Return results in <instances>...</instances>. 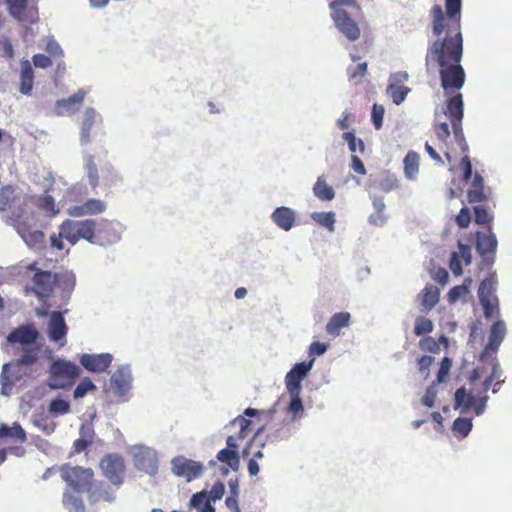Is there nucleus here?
Returning <instances> with one entry per match:
<instances>
[{
  "label": "nucleus",
  "mask_w": 512,
  "mask_h": 512,
  "mask_svg": "<svg viewBox=\"0 0 512 512\" xmlns=\"http://www.w3.org/2000/svg\"><path fill=\"white\" fill-rule=\"evenodd\" d=\"M440 67V81L445 93L460 90L465 83V71L460 62H453Z\"/></svg>",
  "instance_id": "9b49d317"
},
{
  "label": "nucleus",
  "mask_w": 512,
  "mask_h": 512,
  "mask_svg": "<svg viewBox=\"0 0 512 512\" xmlns=\"http://www.w3.org/2000/svg\"><path fill=\"white\" fill-rule=\"evenodd\" d=\"M314 361L315 358H311L309 361H303L293 366V368L285 376V385L287 391H293L295 393L301 392V382L312 369Z\"/></svg>",
  "instance_id": "ddd939ff"
},
{
  "label": "nucleus",
  "mask_w": 512,
  "mask_h": 512,
  "mask_svg": "<svg viewBox=\"0 0 512 512\" xmlns=\"http://www.w3.org/2000/svg\"><path fill=\"white\" fill-rule=\"evenodd\" d=\"M328 347L329 345L327 343L314 341L309 346L308 354L311 358H314L315 356H321L327 351Z\"/></svg>",
  "instance_id": "0e129e2a"
},
{
  "label": "nucleus",
  "mask_w": 512,
  "mask_h": 512,
  "mask_svg": "<svg viewBox=\"0 0 512 512\" xmlns=\"http://www.w3.org/2000/svg\"><path fill=\"white\" fill-rule=\"evenodd\" d=\"M85 97V92L79 90L77 93L73 94L67 99L59 100L56 103V108L59 111H69L73 106L80 105Z\"/></svg>",
  "instance_id": "a18cd8bd"
},
{
  "label": "nucleus",
  "mask_w": 512,
  "mask_h": 512,
  "mask_svg": "<svg viewBox=\"0 0 512 512\" xmlns=\"http://www.w3.org/2000/svg\"><path fill=\"white\" fill-rule=\"evenodd\" d=\"M85 97V92L79 90L77 93L73 94L67 99L59 100L56 103V108L59 111H69L73 106L80 105Z\"/></svg>",
  "instance_id": "49530a36"
},
{
  "label": "nucleus",
  "mask_w": 512,
  "mask_h": 512,
  "mask_svg": "<svg viewBox=\"0 0 512 512\" xmlns=\"http://www.w3.org/2000/svg\"><path fill=\"white\" fill-rule=\"evenodd\" d=\"M103 183L105 186H112L118 181V174L112 166H106L102 169Z\"/></svg>",
  "instance_id": "052dcab7"
},
{
  "label": "nucleus",
  "mask_w": 512,
  "mask_h": 512,
  "mask_svg": "<svg viewBox=\"0 0 512 512\" xmlns=\"http://www.w3.org/2000/svg\"><path fill=\"white\" fill-rule=\"evenodd\" d=\"M506 335V325L504 321H496L490 328L488 343L485 345L480 355V360L485 361L490 353L495 354L498 351L504 337Z\"/></svg>",
  "instance_id": "a211bd4d"
},
{
  "label": "nucleus",
  "mask_w": 512,
  "mask_h": 512,
  "mask_svg": "<svg viewBox=\"0 0 512 512\" xmlns=\"http://www.w3.org/2000/svg\"><path fill=\"white\" fill-rule=\"evenodd\" d=\"M9 14L19 22L34 24L38 21L36 7L28 8V0H5Z\"/></svg>",
  "instance_id": "4468645a"
},
{
  "label": "nucleus",
  "mask_w": 512,
  "mask_h": 512,
  "mask_svg": "<svg viewBox=\"0 0 512 512\" xmlns=\"http://www.w3.org/2000/svg\"><path fill=\"white\" fill-rule=\"evenodd\" d=\"M467 153L468 151L464 153V156L460 161V167L463 171L462 180L465 182H467L472 177V164Z\"/></svg>",
  "instance_id": "e2e57ef3"
},
{
  "label": "nucleus",
  "mask_w": 512,
  "mask_h": 512,
  "mask_svg": "<svg viewBox=\"0 0 512 512\" xmlns=\"http://www.w3.org/2000/svg\"><path fill=\"white\" fill-rule=\"evenodd\" d=\"M85 169L87 172L89 184L93 189H95L99 185V175L93 155H88L85 158Z\"/></svg>",
  "instance_id": "37998d69"
},
{
  "label": "nucleus",
  "mask_w": 512,
  "mask_h": 512,
  "mask_svg": "<svg viewBox=\"0 0 512 512\" xmlns=\"http://www.w3.org/2000/svg\"><path fill=\"white\" fill-rule=\"evenodd\" d=\"M216 458L219 462L226 464L232 470H237L240 463L239 453L237 448H227L221 449Z\"/></svg>",
  "instance_id": "e433bc0d"
},
{
  "label": "nucleus",
  "mask_w": 512,
  "mask_h": 512,
  "mask_svg": "<svg viewBox=\"0 0 512 512\" xmlns=\"http://www.w3.org/2000/svg\"><path fill=\"white\" fill-rule=\"evenodd\" d=\"M420 348L424 351L437 353L440 350L439 344L432 337H424L419 342Z\"/></svg>",
  "instance_id": "338daca9"
},
{
  "label": "nucleus",
  "mask_w": 512,
  "mask_h": 512,
  "mask_svg": "<svg viewBox=\"0 0 512 512\" xmlns=\"http://www.w3.org/2000/svg\"><path fill=\"white\" fill-rule=\"evenodd\" d=\"M407 80L408 74L406 72H398L391 76V82L387 86V94L396 105L401 104L410 92V88L403 85Z\"/></svg>",
  "instance_id": "6ab92c4d"
},
{
  "label": "nucleus",
  "mask_w": 512,
  "mask_h": 512,
  "mask_svg": "<svg viewBox=\"0 0 512 512\" xmlns=\"http://www.w3.org/2000/svg\"><path fill=\"white\" fill-rule=\"evenodd\" d=\"M39 337V332L33 325H22L9 333L7 340L9 343H19L28 345L34 343Z\"/></svg>",
  "instance_id": "b1692460"
},
{
  "label": "nucleus",
  "mask_w": 512,
  "mask_h": 512,
  "mask_svg": "<svg viewBox=\"0 0 512 512\" xmlns=\"http://www.w3.org/2000/svg\"><path fill=\"white\" fill-rule=\"evenodd\" d=\"M119 239L120 235L111 221L101 220L99 223L96 222L95 245H110L117 242Z\"/></svg>",
  "instance_id": "4be33fe9"
},
{
  "label": "nucleus",
  "mask_w": 512,
  "mask_h": 512,
  "mask_svg": "<svg viewBox=\"0 0 512 512\" xmlns=\"http://www.w3.org/2000/svg\"><path fill=\"white\" fill-rule=\"evenodd\" d=\"M15 200V188L11 185L3 186L0 189V210H8Z\"/></svg>",
  "instance_id": "de8ad7c7"
},
{
  "label": "nucleus",
  "mask_w": 512,
  "mask_h": 512,
  "mask_svg": "<svg viewBox=\"0 0 512 512\" xmlns=\"http://www.w3.org/2000/svg\"><path fill=\"white\" fill-rule=\"evenodd\" d=\"M88 498L91 503H97L100 501L112 502L115 500L114 491L111 486L104 482L94 483L88 487Z\"/></svg>",
  "instance_id": "393cba45"
},
{
  "label": "nucleus",
  "mask_w": 512,
  "mask_h": 512,
  "mask_svg": "<svg viewBox=\"0 0 512 512\" xmlns=\"http://www.w3.org/2000/svg\"><path fill=\"white\" fill-rule=\"evenodd\" d=\"M443 113L451 122L455 142L457 143L461 152L466 153L469 150V147L462 128V121L464 117V102L461 93H457L446 100Z\"/></svg>",
  "instance_id": "7ed1b4c3"
},
{
  "label": "nucleus",
  "mask_w": 512,
  "mask_h": 512,
  "mask_svg": "<svg viewBox=\"0 0 512 512\" xmlns=\"http://www.w3.org/2000/svg\"><path fill=\"white\" fill-rule=\"evenodd\" d=\"M34 83V72L31 63L28 60L21 62L20 70V92L29 95L32 91Z\"/></svg>",
  "instance_id": "72a5a7b5"
},
{
  "label": "nucleus",
  "mask_w": 512,
  "mask_h": 512,
  "mask_svg": "<svg viewBox=\"0 0 512 512\" xmlns=\"http://www.w3.org/2000/svg\"><path fill=\"white\" fill-rule=\"evenodd\" d=\"M68 327L63 312L53 311L48 322V337L50 341L58 343L63 347L67 342Z\"/></svg>",
  "instance_id": "2eb2a0df"
},
{
  "label": "nucleus",
  "mask_w": 512,
  "mask_h": 512,
  "mask_svg": "<svg viewBox=\"0 0 512 512\" xmlns=\"http://www.w3.org/2000/svg\"><path fill=\"white\" fill-rule=\"evenodd\" d=\"M475 222L479 225L490 224L493 216L488 212L484 206L474 207Z\"/></svg>",
  "instance_id": "5fc2aeb1"
},
{
  "label": "nucleus",
  "mask_w": 512,
  "mask_h": 512,
  "mask_svg": "<svg viewBox=\"0 0 512 512\" xmlns=\"http://www.w3.org/2000/svg\"><path fill=\"white\" fill-rule=\"evenodd\" d=\"M69 408V403L63 399H54L49 405V411L55 414H65L69 411Z\"/></svg>",
  "instance_id": "bf43d9fd"
},
{
  "label": "nucleus",
  "mask_w": 512,
  "mask_h": 512,
  "mask_svg": "<svg viewBox=\"0 0 512 512\" xmlns=\"http://www.w3.org/2000/svg\"><path fill=\"white\" fill-rule=\"evenodd\" d=\"M96 389L94 383L88 377H85L80 381V383L76 386L73 396L75 399L84 397L89 391H93Z\"/></svg>",
  "instance_id": "864d4df0"
},
{
  "label": "nucleus",
  "mask_w": 512,
  "mask_h": 512,
  "mask_svg": "<svg viewBox=\"0 0 512 512\" xmlns=\"http://www.w3.org/2000/svg\"><path fill=\"white\" fill-rule=\"evenodd\" d=\"M497 282V276L493 273L483 279L478 288L479 301L487 319L492 318L494 314L498 313L499 301L494 295Z\"/></svg>",
  "instance_id": "0eeeda50"
},
{
  "label": "nucleus",
  "mask_w": 512,
  "mask_h": 512,
  "mask_svg": "<svg viewBox=\"0 0 512 512\" xmlns=\"http://www.w3.org/2000/svg\"><path fill=\"white\" fill-rule=\"evenodd\" d=\"M290 397H291V401L288 405V412H290L291 414H293L294 418L297 417L298 415L302 414L303 411H304V408H303V404H302V400L300 398V393L301 392H293V391H288Z\"/></svg>",
  "instance_id": "603ef678"
},
{
  "label": "nucleus",
  "mask_w": 512,
  "mask_h": 512,
  "mask_svg": "<svg viewBox=\"0 0 512 512\" xmlns=\"http://www.w3.org/2000/svg\"><path fill=\"white\" fill-rule=\"evenodd\" d=\"M36 205L49 217H54L59 213V209L56 207L54 198L49 194L39 196L37 198Z\"/></svg>",
  "instance_id": "ea45409f"
},
{
  "label": "nucleus",
  "mask_w": 512,
  "mask_h": 512,
  "mask_svg": "<svg viewBox=\"0 0 512 512\" xmlns=\"http://www.w3.org/2000/svg\"><path fill=\"white\" fill-rule=\"evenodd\" d=\"M367 67V62L359 63L355 67H349L347 69L349 80L356 81L357 79L363 78L367 73Z\"/></svg>",
  "instance_id": "6e6d98bb"
},
{
  "label": "nucleus",
  "mask_w": 512,
  "mask_h": 512,
  "mask_svg": "<svg viewBox=\"0 0 512 512\" xmlns=\"http://www.w3.org/2000/svg\"><path fill=\"white\" fill-rule=\"evenodd\" d=\"M471 222L470 211L467 207H463L456 216V223L460 228H467Z\"/></svg>",
  "instance_id": "774afa93"
},
{
  "label": "nucleus",
  "mask_w": 512,
  "mask_h": 512,
  "mask_svg": "<svg viewBox=\"0 0 512 512\" xmlns=\"http://www.w3.org/2000/svg\"><path fill=\"white\" fill-rule=\"evenodd\" d=\"M343 139L347 141L349 150L352 153H355L357 151H359L360 153L364 152V142L361 139L357 138L353 132H344Z\"/></svg>",
  "instance_id": "3c124183"
},
{
  "label": "nucleus",
  "mask_w": 512,
  "mask_h": 512,
  "mask_svg": "<svg viewBox=\"0 0 512 512\" xmlns=\"http://www.w3.org/2000/svg\"><path fill=\"white\" fill-rule=\"evenodd\" d=\"M134 464L139 470L154 475L158 471L157 454L150 448H141L134 455Z\"/></svg>",
  "instance_id": "aec40b11"
},
{
  "label": "nucleus",
  "mask_w": 512,
  "mask_h": 512,
  "mask_svg": "<svg viewBox=\"0 0 512 512\" xmlns=\"http://www.w3.org/2000/svg\"><path fill=\"white\" fill-rule=\"evenodd\" d=\"M433 131L436 138L443 144L440 149L443 151L447 162L449 164L452 163L453 158L450 151L448 150V139L451 134L448 124L446 122L436 121L433 123Z\"/></svg>",
  "instance_id": "c756f323"
},
{
  "label": "nucleus",
  "mask_w": 512,
  "mask_h": 512,
  "mask_svg": "<svg viewBox=\"0 0 512 512\" xmlns=\"http://www.w3.org/2000/svg\"><path fill=\"white\" fill-rule=\"evenodd\" d=\"M171 469L174 475L190 482L203 474L205 466L201 462L188 459L181 455L171 460Z\"/></svg>",
  "instance_id": "f8f14e48"
},
{
  "label": "nucleus",
  "mask_w": 512,
  "mask_h": 512,
  "mask_svg": "<svg viewBox=\"0 0 512 512\" xmlns=\"http://www.w3.org/2000/svg\"><path fill=\"white\" fill-rule=\"evenodd\" d=\"M419 159L417 152L409 151L403 160L404 174L410 180L415 179L419 172Z\"/></svg>",
  "instance_id": "4c0bfd02"
},
{
  "label": "nucleus",
  "mask_w": 512,
  "mask_h": 512,
  "mask_svg": "<svg viewBox=\"0 0 512 512\" xmlns=\"http://www.w3.org/2000/svg\"><path fill=\"white\" fill-rule=\"evenodd\" d=\"M112 359L109 353L83 354L79 362L87 371L102 373L111 365Z\"/></svg>",
  "instance_id": "412c9836"
},
{
  "label": "nucleus",
  "mask_w": 512,
  "mask_h": 512,
  "mask_svg": "<svg viewBox=\"0 0 512 512\" xmlns=\"http://www.w3.org/2000/svg\"><path fill=\"white\" fill-rule=\"evenodd\" d=\"M433 323L429 318L419 316L415 320L414 333L417 336L425 335L433 331Z\"/></svg>",
  "instance_id": "8fccbe9b"
},
{
  "label": "nucleus",
  "mask_w": 512,
  "mask_h": 512,
  "mask_svg": "<svg viewBox=\"0 0 512 512\" xmlns=\"http://www.w3.org/2000/svg\"><path fill=\"white\" fill-rule=\"evenodd\" d=\"M62 502L69 512H85L83 501L70 492H65L63 494Z\"/></svg>",
  "instance_id": "79ce46f5"
},
{
  "label": "nucleus",
  "mask_w": 512,
  "mask_h": 512,
  "mask_svg": "<svg viewBox=\"0 0 512 512\" xmlns=\"http://www.w3.org/2000/svg\"><path fill=\"white\" fill-rule=\"evenodd\" d=\"M271 218L279 228L288 231L294 226L296 215L291 208L281 206L274 210Z\"/></svg>",
  "instance_id": "a878e982"
},
{
  "label": "nucleus",
  "mask_w": 512,
  "mask_h": 512,
  "mask_svg": "<svg viewBox=\"0 0 512 512\" xmlns=\"http://www.w3.org/2000/svg\"><path fill=\"white\" fill-rule=\"evenodd\" d=\"M110 382L114 392L123 396L131 388V375L124 368H119L112 374Z\"/></svg>",
  "instance_id": "bb28decb"
},
{
  "label": "nucleus",
  "mask_w": 512,
  "mask_h": 512,
  "mask_svg": "<svg viewBox=\"0 0 512 512\" xmlns=\"http://www.w3.org/2000/svg\"><path fill=\"white\" fill-rule=\"evenodd\" d=\"M10 439L14 442L24 443L27 440V435L22 426L14 422L12 426L7 424L0 425V440Z\"/></svg>",
  "instance_id": "2f4dec72"
},
{
  "label": "nucleus",
  "mask_w": 512,
  "mask_h": 512,
  "mask_svg": "<svg viewBox=\"0 0 512 512\" xmlns=\"http://www.w3.org/2000/svg\"><path fill=\"white\" fill-rule=\"evenodd\" d=\"M472 429V422L468 418H457L453 422L452 430L456 436L466 437Z\"/></svg>",
  "instance_id": "09e8293b"
},
{
  "label": "nucleus",
  "mask_w": 512,
  "mask_h": 512,
  "mask_svg": "<svg viewBox=\"0 0 512 512\" xmlns=\"http://www.w3.org/2000/svg\"><path fill=\"white\" fill-rule=\"evenodd\" d=\"M79 375V368L74 363L56 360L51 365L49 386L54 389L70 386Z\"/></svg>",
  "instance_id": "423d86ee"
},
{
  "label": "nucleus",
  "mask_w": 512,
  "mask_h": 512,
  "mask_svg": "<svg viewBox=\"0 0 512 512\" xmlns=\"http://www.w3.org/2000/svg\"><path fill=\"white\" fill-rule=\"evenodd\" d=\"M468 287L466 285H457L450 289L448 292L449 302H455L459 298L465 296L468 293Z\"/></svg>",
  "instance_id": "69168bd1"
},
{
  "label": "nucleus",
  "mask_w": 512,
  "mask_h": 512,
  "mask_svg": "<svg viewBox=\"0 0 512 512\" xmlns=\"http://www.w3.org/2000/svg\"><path fill=\"white\" fill-rule=\"evenodd\" d=\"M61 477L76 492L88 491L93 482L94 472L91 468L64 465L61 468Z\"/></svg>",
  "instance_id": "6e6552de"
},
{
  "label": "nucleus",
  "mask_w": 512,
  "mask_h": 512,
  "mask_svg": "<svg viewBox=\"0 0 512 512\" xmlns=\"http://www.w3.org/2000/svg\"><path fill=\"white\" fill-rule=\"evenodd\" d=\"M27 269L34 272L30 290L40 300L49 298L54 292V287L58 281V274L37 268L36 263L28 265Z\"/></svg>",
  "instance_id": "39448f33"
},
{
  "label": "nucleus",
  "mask_w": 512,
  "mask_h": 512,
  "mask_svg": "<svg viewBox=\"0 0 512 512\" xmlns=\"http://www.w3.org/2000/svg\"><path fill=\"white\" fill-rule=\"evenodd\" d=\"M261 413L262 411L257 409L247 408L245 409L243 415L237 416L230 422L231 426H238L239 431L236 435H230L227 437L226 444L229 448L238 449L240 446L239 442L249 438L253 433V422L250 419L245 418V416L254 417L260 415Z\"/></svg>",
  "instance_id": "1a4fd4ad"
},
{
  "label": "nucleus",
  "mask_w": 512,
  "mask_h": 512,
  "mask_svg": "<svg viewBox=\"0 0 512 512\" xmlns=\"http://www.w3.org/2000/svg\"><path fill=\"white\" fill-rule=\"evenodd\" d=\"M497 248L496 236L492 233H477L476 250L485 257L488 254H494Z\"/></svg>",
  "instance_id": "c85d7f7f"
},
{
  "label": "nucleus",
  "mask_w": 512,
  "mask_h": 512,
  "mask_svg": "<svg viewBox=\"0 0 512 512\" xmlns=\"http://www.w3.org/2000/svg\"><path fill=\"white\" fill-rule=\"evenodd\" d=\"M80 437L73 442V453L80 454L93 444L95 432L91 425L82 424L79 429Z\"/></svg>",
  "instance_id": "cd10ccee"
},
{
  "label": "nucleus",
  "mask_w": 512,
  "mask_h": 512,
  "mask_svg": "<svg viewBox=\"0 0 512 512\" xmlns=\"http://www.w3.org/2000/svg\"><path fill=\"white\" fill-rule=\"evenodd\" d=\"M96 221L94 219L70 220L62 222V235L71 244L75 245L80 239L91 244L95 240Z\"/></svg>",
  "instance_id": "20e7f679"
},
{
  "label": "nucleus",
  "mask_w": 512,
  "mask_h": 512,
  "mask_svg": "<svg viewBox=\"0 0 512 512\" xmlns=\"http://www.w3.org/2000/svg\"><path fill=\"white\" fill-rule=\"evenodd\" d=\"M315 197L322 201H331L335 197L334 189L327 184L323 177H318L313 186Z\"/></svg>",
  "instance_id": "58836bf2"
},
{
  "label": "nucleus",
  "mask_w": 512,
  "mask_h": 512,
  "mask_svg": "<svg viewBox=\"0 0 512 512\" xmlns=\"http://www.w3.org/2000/svg\"><path fill=\"white\" fill-rule=\"evenodd\" d=\"M291 435V421H283L271 434L274 440L287 439Z\"/></svg>",
  "instance_id": "4d7b16f0"
},
{
  "label": "nucleus",
  "mask_w": 512,
  "mask_h": 512,
  "mask_svg": "<svg viewBox=\"0 0 512 512\" xmlns=\"http://www.w3.org/2000/svg\"><path fill=\"white\" fill-rule=\"evenodd\" d=\"M440 291L433 285L424 287L420 294V305L422 311H430L439 302Z\"/></svg>",
  "instance_id": "f704fd0d"
},
{
  "label": "nucleus",
  "mask_w": 512,
  "mask_h": 512,
  "mask_svg": "<svg viewBox=\"0 0 512 512\" xmlns=\"http://www.w3.org/2000/svg\"><path fill=\"white\" fill-rule=\"evenodd\" d=\"M351 315L348 312H339L332 315L326 325V332L331 336H339L342 328L348 327L350 324Z\"/></svg>",
  "instance_id": "7c9ffc66"
},
{
  "label": "nucleus",
  "mask_w": 512,
  "mask_h": 512,
  "mask_svg": "<svg viewBox=\"0 0 512 512\" xmlns=\"http://www.w3.org/2000/svg\"><path fill=\"white\" fill-rule=\"evenodd\" d=\"M225 492V485L217 481L211 488L209 492L201 491L197 492L192 495L190 499V507L196 508L198 511L201 512L202 507L204 504L209 503L211 507H214L212 505V502H215L216 500H220Z\"/></svg>",
  "instance_id": "f3484780"
},
{
  "label": "nucleus",
  "mask_w": 512,
  "mask_h": 512,
  "mask_svg": "<svg viewBox=\"0 0 512 512\" xmlns=\"http://www.w3.org/2000/svg\"><path fill=\"white\" fill-rule=\"evenodd\" d=\"M331 19L338 31L349 41L355 42L361 37L359 23L364 13L357 0H333L329 3Z\"/></svg>",
  "instance_id": "f03ea898"
},
{
  "label": "nucleus",
  "mask_w": 512,
  "mask_h": 512,
  "mask_svg": "<svg viewBox=\"0 0 512 512\" xmlns=\"http://www.w3.org/2000/svg\"><path fill=\"white\" fill-rule=\"evenodd\" d=\"M487 400V395H484L476 400L473 394L468 393L464 387L457 389L455 392V407L462 408L464 411L473 408L477 415H480L484 412Z\"/></svg>",
  "instance_id": "dca6fc26"
},
{
  "label": "nucleus",
  "mask_w": 512,
  "mask_h": 512,
  "mask_svg": "<svg viewBox=\"0 0 512 512\" xmlns=\"http://www.w3.org/2000/svg\"><path fill=\"white\" fill-rule=\"evenodd\" d=\"M385 109L382 105L374 104L372 107L371 118L376 130L381 129L383 124Z\"/></svg>",
  "instance_id": "13d9d810"
},
{
  "label": "nucleus",
  "mask_w": 512,
  "mask_h": 512,
  "mask_svg": "<svg viewBox=\"0 0 512 512\" xmlns=\"http://www.w3.org/2000/svg\"><path fill=\"white\" fill-rule=\"evenodd\" d=\"M97 120L102 123V118L97 115L96 111L93 108L86 109L83 117V121L81 124V142L87 144L90 142V134L92 127Z\"/></svg>",
  "instance_id": "473e14b6"
},
{
  "label": "nucleus",
  "mask_w": 512,
  "mask_h": 512,
  "mask_svg": "<svg viewBox=\"0 0 512 512\" xmlns=\"http://www.w3.org/2000/svg\"><path fill=\"white\" fill-rule=\"evenodd\" d=\"M452 366V361L448 357H444L440 363V368L437 373V382H444L449 374L450 368Z\"/></svg>",
  "instance_id": "680f3d73"
},
{
  "label": "nucleus",
  "mask_w": 512,
  "mask_h": 512,
  "mask_svg": "<svg viewBox=\"0 0 512 512\" xmlns=\"http://www.w3.org/2000/svg\"><path fill=\"white\" fill-rule=\"evenodd\" d=\"M100 468L112 485L120 487L123 484L126 467L121 455H105L100 461Z\"/></svg>",
  "instance_id": "9d476101"
},
{
  "label": "nucleus",
  "mask_w": 512,
  "mask_h": 512,
  "mask_svg": "<svg viewBox=\"0 0 512 512\" xmlns=\"http://www.w3.org/2000/svg\"><path fill=\"white\" fill-rule=\"evenodd\" d=\"M484 193V180L479 173H475L472 179L471 187L467 191V199L470 203L483 202L486 200Z\"/></svg>",
  "instance_id": "c9c22d12"
},
{
  "label": "nucleus",
  "mask_w": 512,
  "mask_h": 512,
  "mask_svg": "<svg viewBox=\"0 0 512 512\" xmlns=\"http://www.w3.org/2000/svg\"><path fill=\"white\" fill-rule=\"evenodd\" d=\"M311 218L318 223L319 225L327 228L329 231H334L335 225V213L332 211L329 212H314L311 215Z\"/></svg>",
  "instance_id": "c03bdc74"
},
{
  "label": "nucleus",
  "mask_w": 512,
  "mask_h": 512,
  "mask_svg": "<svg viewBox=\"0 0 512 512\" xmlns=\"http://www.w3.org/2000/svg\"><path fill=\"white\" fill-rule=\"evenodd\" d=\"M445 7L446 15L440 5H434L430 12L432 31L438 38L428 47L426 66L430 61L445 66L462 59L461 0H445Z\"/></svg>",
  "instance_id": "f257e3e1"
},
{
  "label": "nucleus",
  "mask_w": 512,
  "mask_h": 512,
  "mask_svg": "<svg viewBox=\"0 0 512 512\" xmlns=\"http://www.w3.org/2000/svg\"><path fill=\"white\" fill-rule=\"evenodd\" d=\"M501 376H502V371L500 369L497 358L494 356L491 374L483 382V392H487L492 385L500 386L501 383L503 382V380L500 379Z\"/></svg>",
  "instance_id": "a19ab883"
},
{
  "label": "nucleus",
  "mask_w": 512,
  "mask_h": 512,
  "mask_svg": "<svg viewBox=\"0 0 512 512\" xmlns=\"http://www.w3.org/2000/svg\"><path fill=\"white\" fill-rule=\"evenodd\" d=\"M106 210V203L100 199H88L82 205L71 206L67 209V214L71 217H83L86 215L101 214Z\"/></svg>",
  "instance_id": "5701e85b"
}]
</instances>
